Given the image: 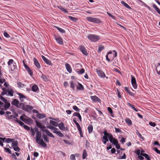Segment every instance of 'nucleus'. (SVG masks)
Listing matches in <instances>:
<instances>
[{"instance_id": "dca6fc26", "label": "nucleus", "mask_w": 160, "mask_h": 160, "mask_svg": "<svg viewBox=\"0 0 160 160\" xmlns=\"http://www.w3.org/2000/svg\"><path fill=\"white\" fill-rule=\"evenodd\" d=\"M91 99L94 102H100V99L96 96H91Z\"/></svg>"}, {"instance_id": "412c9836", "label": "nucleus", "mask_w": 160, "mask_h": 160, "mask_svg": "<svg viewBox=\"0 0 160 160\" xmlns=\"http://www.w3.org/2000/svg\"><path fill=\"white\" fill-rule=\"evenodd\" d=\"M65 67L67 71L70 73L72 72V69L69 64L68 63L65 64Z\"/></svg>"}, {"instance_id": "aec40b11", "label": "nucleus", "mask_w": 160, "mask_h": 160, "mask_svg": "<svg viewBox=\"0 0 160 160\" xmlns=\"http://www.w3.org/2000/svg\"><path fill=\"white\" fill-rule=\"evenodd\" d=\"M113 51L115 52V54L112 53V52L111 51H109L108 52V54H111L112 56V58H111V61H112L114 59V58L116 57L117 55V53L116 52L115 50H113Z\"/></svg>"}, {"instance_id": "338daca9", "label": "nucleus", "mask_w": 160, "mask_h": 160, "mask_svg": "<svg viewBox=\"0 0 160 160\" xmlns=\"http://www.w3.org/2000/svg\"><path fill=\"white\" fill-rule=\"evenodd\" d=\"M0 99L2 101L4 102H5L6 101H7V100L6 99H5L2 96H0Z\"/></svg>"}, {"instance_id": "bf43d9fd", "label": "nucleus", "mask_w": 160, "mask_h": 160, "mask_svg": "<svg viewBox=\"0 0 160 160\" xmlns=\"http://www.w3.org/2000/svg\"><path fill=\"white\" fill-rule=\"evenodd\" d=\"M84 69L83 68H82L78 72V73L79 74H82L84 73Z\"/></svg>"}, {"instance_id": "7c9ffc66", "label": "nucleus", "mask_w": 160, "mask_h": 160, "mask_svg": "<svg viewBox=\"0 0 160 160\" xmlns=\"http://www.w3.org/2000/svg\"><path fill=\"white\" fill-rule=\"evenodd\" d=\"M41 78L44 81H48V80L47 76L45 74H42V76H41Z\"/></svg>"}, {"instance_id": "1a4fd4ad", "label": "nucleus", "mask_w": 160, "mask_h": 160, "mask_svg": "<svg viewBox=\"0 0 160 160\" xmlns=\"http://www.w3.org/2000/svg\"><path fill=\"white\" fill-rule=\"evenodd\" d=\"M54 38L56 41L60 45L63 44V40L61 37L58 35H54Z\"/></svg>"}, {"instance_id": "2f4dec72", "label": "nucleus", "mask_w": 160, "mask_h": 160, "mask_svg": "<svg viewBox=\"0 0 160 160\" xmlns=\"http://www.w3.org/2000/svg\"><path fill=\"white\" fill-rule=\"evenodd\" d=\"M38 87L36 85H33L32 88V90L34 92H36L38 90Z\"/></svg>"}, {"instance_id": "473e14b6", "label": "nucleus", "mask_w": 160, "mask_h": 160, "mask_svg": "<svg viewBox=\"0 0 160 160\" xmlns=\"http://www.w3.org/2000/svg\"><path fill=\"white\" fill-rule=\"evenodd\" d=\"M88 129L89 133H91L93 130V126L92 125H89L88 127Z\"/></svg>"}, {"instance_id": "774afa93", "label": "nucleus", "mask_w": 160, "mask_h": 160, "mask_svg": "<svg viewBox=\"0 0 160 160\" xmlns=\"http://www.w3.org/2000/svg\"><path fill=\"white\" fill-rule=\"evenodd\" d=\"M154 150L157 153L160 154V151L158 150L157 148H154Z\"/></svg>"}, {"instance_id": "ddd939ff", "label": "nucleus", "mask_w": 160, "mask_h": 160, "mask_svg": "<svg viewBox=\"0 0 160 160\" xmlns=\"http://www.w3.org/2000/svg\"><path fill=\"white\" fill-rule=\"evenodd\" d=\"M109 141L111 143H112V144H114V145L118 142V140L113 138L112 135L109 138Z\"/></svg>"}, {"instance_id": "2eb2a0df", "label": "nucleus", "mask_w": 160, "mask_h": 160, "mask_svg": "<svg viewBox=\"0 0 160 160\" xmlns=\"http://www.w3.org/2000/svg\"><path fill=\"white\" fill-rule=\"evenodd\" d=\"M42 58L43 60L46 63L49 65H51L52 63L51 61L46 58L45 56L43 55L42 56Z\"/></svg>"}, {"instance_id": "72a5a7b5", "label": "nucleus", "mask_w": 160, "mask_h": 160, "mask_svg": "<svg viewBox=\"0 0 160 160\" xmlns=\"http://www.w3.org/2000/svg\"><path fill=\"white\" fill-rule=\"evenodd\" d=\"M77 88L79 90H83L84 89V88L82 85L81 83H78V86L77 87Z\"/></svg>"}, {"instance_id": "de8ad7c7", "label": "nucleus", "mask_w": 160, "mask_h": 160, "mask_svg": "<svg viewBox=\"0 0 160 160\" xmlns=\"http://www.w3.org/2000/svg\"><path fill=\"white\" fill-rule=\"evenodd\" d=\"M37 116V117L39 119L43 118L45 117V116L41 113H39L38 114Z\"/></svg>"}, {"instance_id": "864d4df0", "label": "nucleus", "mask_w": 160, "mask_h": 160, "mask_svg": "<svg viewBox=\"0 0 160 160\" xmlns=\"http://www.w3.org/2000/svg\"><path fill=\"white\" fill-rule=\"evenodd\" d=\"M136 132L137 134L138 135L139 137H140L141 139H144L143 137L142 136V135L139 132L138 130H137Z\"/></svg>"}, {"instance_id": "09e8293b", "label": "nucleus", "mask_w": 160, "mask_h": 160, "mask_svg": "<svg viewBox=\"0 0 160 160\" xmlns=\"http://www.w3.org/2000/svg\"><path fill=\"white\" fill-rule=\"evenodd\" d=\"M58 136L61 137H63L64 135L60 131H58L57 132V134Z\"/></svg>"}, {"instance_id": "20e7f679", "label": "nucleus", "mask_w": 160, "mask_h": 160, "mask_svg": "<svg viewBox=\"0 0 160 160\" xmlns=\"http://www.w3.org/2000/svg\"><path fill=\"white\" fill-rule=\"evenodd\" d=\"M87 38L90 41L93 42H97L100 38L99 36L92 34L88 35Z\"/></svg>"}, {"instance_id": "bb28decb", "label": "nucleus", "mask_w": 160, "mask_h": 160, "mask_svg": "<svg viewBox=\"0 0 160 160\" xmlns=\"http://www.w3.org/2000/svg\"><path fill=\"white\" fill-rule=\"evenodd\" d=\"M50 123L52 125L56 127H58L59 125L57 122L52 120L50 121Z\"/></svg>"}, {"instance_id": "f704fd0d", "label": "nucleus", "mask_w": 160, "mask_h": 160, "mask_svg": "<svg viewBox=\"0 0 160 160\" xmlns=\"http://www.w3.org/2000/svg\"><path fill=\"white\" fill-rule=\"evenodd\" d=\"M104 48V47L103 45H99L98 47V52H101Z\"/></svg>"}, {"instance_id": "4c0bfd02", "label": "nucleus", "mask_w": 160, "mask_h": 160, "mask_svg": "<svg viewBox=\"0 0 160 160\" xmlns=\"http://www.w3.org/2000/svg\"><path fill=\"white\" fill-rule=\"evenodd\" d=\"M87 156V151L86 149H84L82 154V158L85 159Z\"/></svg>"}, {"instance_id": "423d86ee", "label": "nucleus", "mask_w": 160, "mask_h": 160, "mask_svg": "<svg viewBox=\"0 0 160 160\" xmlns=\"http://www.w3.org/2000/svg\"><path fill=\"white\" fill-rule=\"evenodd\" d=\"M14 61L12 59H10L8 62V64L9 68H10L12 71H15L17 69V66L15 62H13Z\"/></svg>"}, {"instance_id": "f3484780", "label": "nucleus", "mask_w": 160, "mask_h": 160, "mask_svg": "<svg viewBox=\"0 0 160 160\" xmlns=\"http://www.w3.org/2000/svg\"><path fill=\"white\" fill-rule=\"evenodd\" d=\"M4 102L5 103V104L3 106L4 108H2V109L7 110L10 107L11 105L10 103V102H8L7 101Z\"/></svg>"}, {"instance_id": "6e6d98bb", "label": "nucleus", "mask_w": 160, "mask_h": 160, "mask_svg": "<svg viewBox=\"0 0 160 160\" xmlns=\"http://www.w3.org/2000/svg\"><path fill=\"white\" fill-rule=\"evenodd\" d=\"M149 124L151 126H152L153 127H154L156 125V124L154 122H149Z\"/></svg>"}, {"instance_id": "052dcab7", "label": "nucleus", "mask_w": 160, "mask_h": 160, "mask_svg": "<svg viewBox=\"0 0 160 160\" xmlns=\"http://www.w3.org/2000/svg\"><path fill=\"white\" fill-rule=\"evenodd\" d=\"M23 127L26 130L29 131L30 130V127L27 125L25 124Z\"/></svg>"}, {"instance_id": "4468645a", "label": "nucleus", "mask_w": 160, "mask_h": 160, "mask_svg": "<svg viewBox=\"0 0 160 160\" xmlns=\"http://www.w3.org/2000/svg\"><path fill=\"white\" fill-rule=\"evenodd\" d=\"M24 66L26 70L27 71V72H28V74L32 76L33 74V72L31 70V69L27 65H26L25 62H24Z\"/></svg>"}, {"instance_id": "8fccbe9b", "label": "nucleus", "mask_w": 160, "mask_h": 160, "mask_svg": "<svg viewBox=\"0 0 160 160\" xmlns=\"http://www.w3.org/2000/svg\"><path fill=\"white\" fill-rule=\"evenodd\" d=\"M18 141L17 140L13 141L12 142V146L13 147L17 146H18Z\"/></svg>"}, {"instance_id": "393cba45", "label": "nucleus", "mask_w": 160, "mask_h": 160, "mask_svg": "<svg viewBox=\"0 0 160 160\" xmlns=\"http://www.w3.org/2000/svg\"><path fill=\"white\" fill-rule=\"evenodd\" d=\"M18 94L19 95V99L22 102H23L24 101L23 99H25L26 98V97L24 96L23 94L20 93H18Z\"/></svg>"}, {"instance_id": "c03bdc74", "label": "nucleus", "mask_w": 160, "mask_h": 160, "mask_svg": "<svg viewBox=\"0 0 160 160\" xmlns=\"http://www.w3.org/2000/svg\"><path fill=\"white\" fill-rule=\"evenodd\" d=\"M126 122L129 125H131L132 124V122L131 120L129 118H127L125 120Z\"/></svg>"}, {"instance_id": "a18cd8bd", "label": "nucleus", "mask_w": 160, "mask_h": 160, "mask_svg": "<svg viewBox=\"0 0 160 160\" xmlns=\"http://www.w3.org/2000/svg\"><path fill=\"white\" fill-rule=\"evenodd\" d=\"M14 139L11 138H7L6 139L5 142L7 143H10L13 141Z\"/></svg>"}, {"instance_id": "49530a36", "label": "nucleus", "mask_w": 160, "mask_h": 160, "mask_svg": "<svg viewBox=\"0 0 160 160\" xmlns=\"http://www.w3.org/2000/svg\"><path fill=\"white\" fill-rule=\"evenodd\" d=\"M70 87L72 88L73 90H74V88L75 86V84L73 83L72 81L70 82Z\"/></svg>"}, {"instance_id": "37998d69", "label": "nucleus", "mask_w": 160, "mask_h": 160, "mask_svg": "<svg viewBox=\"0 0 160 160\" xmlns=\"http://www.w3.org/2000/svg\"><path fill=\"white\" fill-rule=\"evenodd\" d=\"M17 84L19 88H23L25 86L24 84L19 82H17Z\"/></svg>"}, {"instance_id": "a211bd4d", "label": "nucleus", "mask_w": 160, "mask_h": 160, "mask_svg": "<svg viewBox=\"0 0 160 160\" xmlns=\"http://www.w3.org/2000/svg\"><path fill=\"white\" fill-rule=\"evenodd\" d=\"M43 132H44L48 136L52 138H54L53 135L48 130L45 129L43 130Z\"/></svg>"}, {"instance_id": "b1692460", "label": "nucleus", "mask_w": 160, "mask_h": 160, "mask_svg": "<svg viewBox=\"0 0 160 160\" xmlns=\"http://www.w3.org/2000/svg\"><path fill=\"white\" fill-rule=\"evenodd\" d=\"M125 90L129 94V95L130 96H134V93L130 91V90L127 87H125L124 88Z\"/></svg>"}, {"instance_id": "4d7b16f0", "label": "nucleus", "mask_w": 160, "mask_h": 160, "mask_svg": "<svg viewBox=\"0 0 160 160\" xmlns=\"http://www.w3.org/2000/svg\"><path fill=\"white\" fill-rule=\"evenodd\" d=\"M14 150L16 151L19 152L20 150L18 146L13 147Z\"/></svg>"}, {"instance_id": "a19ab883", "label": "nucleus", "mask_w": 160, "mask_h": 160, "mask_svg": "<svg viewBox=\"0 0 160 160\" xmlns=\"http://www.w3.org/2000/svg\"><path fill=\"white\" fill-rule=\"evenodd\" d=\"M142 156H144L145 157V158L147 160H151L150 159V157H149V155L146 154V153H145L144 154H142Z\"/></svg>"}, {"instance_id": "680f3d73", "label": "nucleus", "mask_w": 160, "mask_h": 160, "mask_svg": "<svg viewBox=\"0 0 160 160\" xmlns=\"http://www.w3.org/2000/svg\"><path fill=\"white\" fill-rule=\"evenodd\" d=\"M75 124H76V126H77V128L78 130L81 129V128L79 124V123L78 122H77Z\"/></svg>"}, {"instance_id": "3c124183", "label": "nucleus", "mask_w": 160, "mask_h": 160, "mask_svg": "<svg viewBox=\"0 0 160 160\" xmlns=\"http://www.w3.org/2000/svg\"><path fill=\"white\" fill-rule=\"evenodd\" d=\"M31 134L32 136H34L35 135V133L34 130L32 128L30 130Z\"/></svg>"}, {"instance_id": "4be33fe9", "label": "nucleus", "mask_w": 160, "mask_h": 160, "mask_svg": "<svg viewBox=\"0 0 160 160\" xmlns=\"http://www.w3.org/2000/svg\"><path fill=\"white\" fill-rule=\"evenodd\" d=\"M36 124L37 126L41 128L42 129V130L43 132V130L45 129V126L43 125L41 123L38 122H36Z\"/></svg>"}, {"instance_id": "5fc2aeb1", "label": "nucleus", "mask_w": 160, "mask_h": 160, "mask_svg": "<svg viewBox=\"0 0 160 160\" xmlns=\"http://www.w3.org/2000/svg\"><path fill=\"white\" fill-rule=\"evenodd\" d=\"M114 129L115 130V132L117 133H121L122 132V131L119 129L118 128H117L116 127L114 128Z\"/></svg>"}, {"instance_id": "603ef678", "label": "nucleus", "mask_w": 160, "mask_h": 160, "mask_svg": "<svg viewBox=\"0 0 160 160\" xmlns=\"http://www.w3.org/2000/svg\"><path fill=\"white\" fill-rule=\"evenodd\" d=\"M73 109L76 111L79 112L80 109L79 108L76 106L74 105L72 107Z\"/></svg>"}, {"instance_id": "0e129e2a", "label": "nucleus", "mask_w": 160, "mask_h": 160, "mask_svg": "<svg viewBox=\"0 0 160 160\" xmlns=\"http://www.w3.org/2000/svg\"><path fill=\"white\" fill-rule=\"evenodd\" d=\"M3 35L4 37L7 38H9L10 37L9 35L7 32H4Z\"/></svg>"}, {"instance_id": "c85d7f7f", "label": "nucleus", "mask_w": 160, "mask_h": 160, "mask_svg": "<svg viewBox=\"0 0 160 160\" xmlns=\"http://www.w3.org/2000/svg\"><path fill=\"white\" fill-rule=\"evenodd\" d=\"M54 27L56 28L61 33H65V31L64 30L62 29L59 27H58L56 26H54Z\"/></svg>"}, {"instance_id": "f257e3e1", "label": "nucleus", "mask_w": 160, "mask_h": 160, "mask_svg": "<svg viewBox=\"0 0 160 160\" xmlns=\"http://www.w3.org/2000/svg\"><path fill=\"white\" fill-rule=\"evenodd\" d=\"M36 142L43 147H46L47 145L42 139H41L42 133L41 132H37L36 133Z\"/></svg>"}, {"instance_id": "e2e57ef3", "label": "nucleus", "mask_w": 160, "mask_h": 160, "mask_svg": "<svg viewBox=\"0 0 160 160\" xmlns=\"http://www.w3.org/2000/svg\"><path fill=\"white\" fill-rule=\"evenodd\" d=\"M70 158L71 160H75V155L74 154H72L70 156Z\"/></svg>"}, {"instance_id": "9b49d317", "label": "nucleus", "mask_w": 160, "mask_h": 160, "mask_svg": "<svg viewBox=\"0 0 160 160\" xmlns=\"http://www.w3.org/2000/svg\"><path fill=\"white\" fill-rule=\"evenodd\" d=\"M96 72L98 75L100 77L103 78L105 77V74L102 70L97 69H96Z\"/></svg>"}, {"instance_id": "cd10ccee", "label": "nucleus", "mask_w": 160, "mask_h": 160, "mask_svg": "<svg viewBox=\"0 0 160 160\" xmlns=\"http://www.w3.org/2000/svg\"><path fill=\"white\" fill-rule=\"evenodd\" d=\"M42 137L44 140L47 142H48L49 140L48 138L43 133L42 135Z\"/></svg>"}, {"instance_id": "58836bf2", "label": "nucleus", "mask_w": 160, "mask_h": 160, "mask_svg": "<svg viewBox=\"0 0 160 160\" xmlns=\"http://www.w3.org/2000/svg\"><path fill=\"white\" fill-rule=\"evenodd\" d=\"M68 17L72 21H73V22H76L78 20V18H75V17H73L72 16H68Z\"/></svg>"}, {"instance_id": "9d476101", "label": "nucleus", "mask_w": 160, "mask_h": 160, "mask_svg": "<svg viewBox=\"0 0 160 160\" xmlns=\"http://www.w3.org/2000/svg\"><path fill=\"white\" fill-rule=\"evenodd\" d=\"M79 49L84 55L87 56L88 55L87 51L84 46L80 45L79 46Z\"/></svg>"}, {"instance_id": "5701e85b", "label": "nucleus", "mask_w": 160, "mask_h": 160, "mask_svg": "<svg viewBox=\"0 0 160 160\" xmlns=\"http://www.w3.org/2000/svg\"><path fill=\"white\" fill-rule=\"evenodd\" d=\"M33 60L34 62V64L35 66L38 68H40L41 66L38 62L37 60V59L35 58H34Z\"/></svg>"}, {"instance_id": "f03ea898", "label": "nucleus", "mask_w": 160, "mask_h": 160, "mask_svg": "<svg viewBox=\"0 0 160 160\" xmlns=\"http://www.w3.org/2000/svg\"><path fill=\"white\" fill-rule=\"evenodd\" d=\"M3 91L2 92L1 95H6L7 96H13V94L14 91L12 89H7L4 88H2Z\"/></svg>"}, {"instance_id": "0eeeda50", "label": "nucleus", "mask_w": 160, "mask_h": 160, "mask_svg": "<svg viewBox=\"0 0 160 160\" xmlns=\"http://www.w3.org/2000/svg\"><path fill=\"white\" fill-rule=\"evenodd\" d=\"M86 20L89 22L99 23L101 22V20L97 18L92 17H87L86 18Z\"/></svg>"}, {"instance_id": "7ed1b4c3", "label": "nucleus", "mask_w": 160, "mask_h": 160, "mask_svg": "<svg viewBox=\"0 0 160 160\" xmlns=\"http://www.w3.org/2000/svg\"><path fill=\"white\" fill-rule=\"evenodd\" d=\"M104 136H103L102 137V141L103 143L105 144L107 142H108V139L109 140V138L112 135V134L110 133H109L107 132V131L105 130L103 132Z\"/></svg>"}, {"instance_id": "39448f33", "label": "nucleus", "mask_w": 160, "mask_h": 160, "mask_svg": "<svg viewBox=\"0 0 160 160\" xmlns=\"http://www.w3.org/2000/svg\"><path fill=\"white\" fill-rule=\"evenodd\" d=\"M20 108L22 109L27 112H29L33 108V107L31 106L28 105H25L22 103H20Z\"/></svg>"}, {"instance_id": "13d9d810", "label": "nucleus", "mask_w": 160, "mask_h": 160, "mask_svg": "<svg viewBox=\"0 0 160 160\" xmlns=\"http://www.w3.org/2000/svg\"><path fill=\"white\" fill-rule=\"evenodd\" d=\"M4 149L6 152H8L9 154H11V151L9 148H5Z\"/></svg>"}, {"instance_id": "69168bd1", "label": "nucleus", "mask_w": 160, "mask_h": 160, "mask_svg": "<svg viewBox=\"0 0 160 160\" xmlns=\"http://www.w3.org/2000/svg\"><path fill=\"white\" fill-rule=\"evenodd\" d=\"M120 141L122 142V144L125 142V139L123 137H122L120 140Z\"/></svg>"}, {"instance_id": "c9c22d12", "label": "nucleus", "mask_w": 160, "mask_h": 160, "mask_svg": "<svg viewBox=\"0 0 160 160\" xmlns=\"http://www.w3.org/2000/svg\"><path fill=\"white\" fill-rule=\"evenodd\" d=\"M58 7L59 9L61 10L64 12L65 13H68V11L64 8L62 7V6H58Z\"/></svg>"}, {"instance_id": "6e6552de", "label": "nucleus", "mask_w": 160, "mask_h": 160, "mask_svg": "<svg viewBox=\"0 0 160 160\" xmlns=\"http://www.w3.org/2000/svg\"><path fill=\"white\" fill-rule=\"evenodd\" d=\"M131 83L134 89H136L137 87V85L136 83V81L135 78L132 75H131Z\"/></svg>"}, {"instance_id": "6ab92c4d", "label": "nucleus", "mask_w": 160, "mask_h": 160, "mask_svg": "<svg viewBox=\"0 0 160 160\" xmlns=\"http://www.w3.org/2000/svg\"><path fill=\"white\" fill-rule=\"evenodd\" d=\"M59 128L62 131H65V127L63 123L61 122L58 124Z\"/></svg>"}, {"instance_id": "e433bc0d", "label": "nucleus", "mask_w": 160, "mask_h": 160, "mask_svg": "<svg viewBox=\"0 0 160 160\" xmlns=\"http://www.w3.org/2000/svg\"><path fill=\"white\" fill-rule=\"evenodd\" d=\"M153 7L159 14H160V9L155 4L153 5Z\"/></svg>"}, {"instance_id": "79ce46f5", "label": "nucleus", "mask_w": 160, "mask_h": 160, "mask_svg": "<svg viewBox=\"0 0 160 160\" xmlns=\"http://www.w3.org/2000/svg\"><path fill=\"white\" fill-rule=\"evenodd\" d=\"M46 126L48 128L50 129H51V130L55 129H56V128H55V127L52 126V125H51L50 124H47Z\"/></svg>"}, {"instance_id": "c756f323", "label": "nucleus", "mask_w": 160, "mask_h": 160, "mask_svg": "<svg viewBox=\"0 0 160 160\" xmlns=\"http://www.w3.org/2000/svg\"><path fill=\"white\" fill-rule=\"evenodd\" d=\"M121 3L124 5L125 7L128 9H131V7L126 3L123 1L121 2Z\"/></svg>"}, {"instance_id": "a878e982", "label": "nucleus", "mask_w": 160, "mask_h": 160, "mask_svg": "<svg viewBox=\"0 0 160 160\" xmlns=\"http://www.w3.org/2000/svg\"><path fill=\"white\" fill-rule=\"evenodd\" d=\"M127 104L128 106L131 108L132 109H133L136 112L138 111V109L136 108L132 104L129 102H127Z\"/></svg>"}, {"instance_id": "ea45409f", "label": "nucleus", "mask_w": 160, "mask_h": 160, "mask_svg": "<svg viewBox=\"0 0 160 160\" xmlns=\"http://www.w3.org/2000/svg\"><path fill=\"white\" fill-rule=\"evenodd\" d=\"M107 110L108 112H109L111 114V116L112 117H113L114 115L113 114V112L112 108L109 107H108Z\"/></svg>"}, {"instance_id": "f8f14e48", "label": "nucleus", "mask_w": 160, "mask_h": 160, "mask_svg": "<svg viewBox=\"0 0 160 160\" xmlns=\"http://www.w3.org/2000/svg\"><path fill=\"white\" fill-rule=\"evenodd\" d=\"M11 104L16 106L17 108H20V103H19V101L16 99H13L12 101L11 102Z\"/></svg>"}]
</instances>
